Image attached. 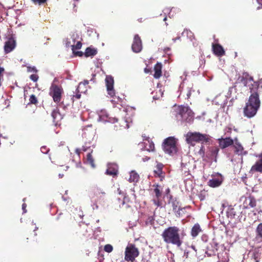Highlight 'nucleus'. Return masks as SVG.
I'll list each match as a JSON object with an SVG mask.
<instances>
[{"instance_id":"obj_1","label":"nucleus","mask_w":262,"mask_h":262,"mask_svg":"<svg viewBox=\"0 0 262 262\" xmlns=\"http://www.w3.org/2000/svg\"><path fill=\"white\" fill-rule=\"evenodd\" d=\"M186 235L185 231L182 230L177 226H170L165 229L161 236L164 242L167 244H171L180 247L183 243V239Z\"/></svg>"},{"instance_id":"obj_2","label":"nucleus","mask_w":262,"mask_h":262,"mask_svg":"<svg viewBox=\"0 0 262 262\" xmlns=\"http://www.w3.org/2000/svg\"><path fill=\"white\" fill-rule=\"evenodd\" d=\"M260 101L258 93L251 94L249 98L248 102L244 108L245 116L248 118H252L254 116L259 108Z\"/></svg>"},{"instance_id":"obj_3","label":"nucleus","mask_w":262,"mask_h":262,"mask_svg":"<svg viewBox=\"0 0 262 262\" xmlns=\"http://www.w3.org/2000/svg\"><path fill=\"white\" fill-rule=\"evenodd\" d=\"M211 137L206 134H202L200 132H189L186 135V141L188 144L194 146L196 143L202 144L210 142Z\"/></svg>"},{"instance_id":"obj_4","label":"nucleus","mask_w":262,"mask_h":262,"mask_svg":"<svg viewBox=\"0 0 262 262\" xmlns=\"http://www.w3.org/2000/svg\"><path fill=\"white\" fill-rule=\"evenodd\" d=\"M176 116L178 119L190 123L193 120V115L192 111L187 106H180L176 111Z\"/></svg>"},{"instance_id":"obj_5","label":"nucleus","mask_w":262,"mask_h":262,"mask_svg":"<svg viewBox=\"0 0 262 262\" xmlns=\"http://www.w3.org/2000/svg\"><path fill=\"white\" fill-rule=\"evenodd\" d=\"M176 143V139L173 137L165 139L162 144L163 150L165 153L169 155L176 153L177 151Z\"/></svg>"},{"instance_id":"obj_6","label":"nucleus","mask_w":262,"mask_h":262,"mask_svg":"<svg viewBox=\"0 0 262 262\" xmlns=\"http://www.w3.org/2000/svg\"><path fill=\"white\" fill-rule=\"evenodd\" d=\"M105 84L107 91V94L113 99L112 100V102L118 103L121 101V99L119 97H116L115 96V92L114 89V80L113 77L111 75H107L105 79Z\"/></svg>"},{"instance_id":"obj_7","label":"nucleus","mask_w":262,"mask_h":262,"mask_svg":"<svg viewBox=\"0 0 262 262\" xmlns=\"http://www.w3.org/2000/svg\"><path fill=\"white\" fill-rule=\"evenodd\" d=\"M105 197L106 193L103 190L96 188L93 189V193L91 196V199L92 202L96 206V208H98L97 204H101L103 202Z\"/></svg>"},{"instance_id":"obj_8","label":"nucleus","mask_w":262,"mask_h":262,"mask_svg":"<svg viewBox=\"0 0 262 262\" xmlns=\"http://www.w3.org/2000/svg\"><path fill=\"white\" fill-rule=\"evenodd\" d=\"M63 93V90L61 86L56 84H52L51 86L49 94L57 104L61 102Z\"/></svg>"},{"instance_id":"obj_9","label":"nucleus","mask_w":262,"mask_h":262,"mask_svg":"<svg viewBox=\"0 0 262 262\" xmlns=\"http://www.w3.org/2000/svg\"><path fill=\"white\" fill-rule=\"evenodd\" d=\"M139 252L135 245L132 244H128L125 251L124 259L127 261H133L138 256Z\"/></svg>"},{"instance_id":"obj_10","label":"nucleus","mask_w":262,"mask_h":262,"mask_svg":"<svg viewBox=\"0 0 262 262\" xmlns=\"http://www.w3.org/2000/svg\"><path fill=\"white\" fill-rule=\"evenodd\" d=\"M132 50L136 53H140L142 50V40L138 34H136L134 37Z\"/></svg>"},{"instance_id":"obj_11","label":"nucleus","mask_w":262,"mask_h":262,"mask_svg":"<svg viewBox=\"0 0 262 262\" xmlns=\"http://www.w3.org/2000/svg\"><path fill=\"white\" fill-rule=\"evenodd\" d=\"M156 162V169L154 170V177L159 178L162 181L165 177V172L163 170L164 165L162 163Z\"/></svg>"},{"instance_id":"obj_12","label":"nucleus","mask_w":262,"mask_h":262,"mask_svg":"<svg viewBox=\"0 0 262 262\" xmlns=\"http://www.w3.org/2000/svg\"><path fill=\"white\" fill-rule=\"evenodd\" d=\"M16 47V41L13 37H10L5 42L4 51L6 54L12 52Z\"/></svg>"},{"instance_id":"obj_13","label":"nucleus","mask_w":262,"mask_h":262,"mask_svg":"<svg viewBox=\"0 0 262 262\" xmlns=\"http://www.w3.org/2000/svg\"><path fill=\"white\" fill-rule=\"evenodd\" d=\"M218 143L221 149H225L234 144V140L230 137L221 138L218 139Z\"/></svg>"},{"instance_id":"obj_14","label":"nucleus","mask_w":262,"mask_h":262,"mask_svg":"<svg viewBox=\"0 0 262 262\" xmlns=\"http://www.w3.org/2000/svg\"><path fill=\"white\" fill-rule=\"evenodd\" d=\"M253 78L248 73L245 72L238 77L237 80L244 86H247L249 85V83H251L253 81Z\"/></svg>"},{"instance_id":"obj_15","label":"nucleus","mask_w":262,"mask_h":262,"mask_svg":"<svg viewBox=\"0 0 262 262\" xmlns=\"http://www.w3.org/2000/svg\"><path fill=\"white\" fill-rule=\"evenodd\" d=\"M243 205L244 209H249L250 208L255 207L256 205V200L253 196L251 195L248 197H245Z\"/></svg>"},{"instance_id":"obj_16","label":"nucleus","mask_w":262,"mask_h":262,"mask_svg":"<svg viewBox=\"0 0 262 262\" xmlns=\"http://www.w3.org/2000/svg\"><path fill=\"white\" fill-rule=\"evenodd\" d=\"M212 48L213 52L215 55L221 57L225 54V51L221 45L219 43H212Z\"/></svg>"},{"instance_id":"obj_17","label":"nucleus","mask_w":262,"mask_h":262,"mask_svg":"<svg viewBox=\"0 0 262 262\" xmlns=\"http://www.w3.org/2000/svg\"><path fill=\"white\" fill-rule=\"evenodd\" d=\"M258 157L259 158L258 160L252 166L251 171L262 173V154H259Z\"/></svg>"},{"instance_id":"obj_18","label":"nucleus","mask_w":262,"mask_h":262,"mask_svg":"<svg viewBox=\"0 0 262 262\" xmlns=\"http://www.w3.org/2000/svg\"><path fill=\"white\" fill-rule=\"evenodd\" d=\"M223 181V178L220 174V177L217 178H213L209 180L208 182V185L212 188L217 187L220 186Z\"/></svg>"},{"instance_id":"obj_19","label":"nucleus","mask_w":262,"mask_h":262,"mask_svg":"<svg viewBox=\"0 0 262 262\" xmlns=\"http://www.w3.org/2000/svg\"><path fill=\"white\" fill-rule=\"evenodd\" d=\"M162 64L160 62H157L154 66V77L155 79H159L162 76Z\"/></svg>"},{"instance_id":"obj_20","label":"nucleus","mask_w":262,"mask_h":262,"mask_svg":"<svg viewBox=\"0 0 262 262\" xmlns=\"http://www.w3.org/2000/svg\"><path fill=\"white\" fill-rule=\"evenodd\" d=\"M203 231L200 225L198 223L195 224L192 227L190 235L193 238H195L201 232Z\"/></svg>"},{"instance_id":"obj_21","label":"nucleus","mask_w":262,"mask_h":262,"mask_svg":"<svg viewBox=\"0 0 262 262\" xmlns=\"http://www.w3.org/2000/svg\"><path fill=\"white\" fill-rule=\"evenodd\" d=\"M51 116L53 118V122L55 123H58L62 119V115L60 113L58 107H56L52 111Z\"/></svg>"},{"instance_id":"obj_22","label":"nucleus","mask_w":262,"mask_h":262,"mask_svg":"<svg viewBox=\"0 0 262 262\" xmlns=\"http://www.w3.org/2000/svg\"><path fill=\"white\" fill-rule=\"evenodd\" d=\"M118 168L116 165H110L106 170V173L108 175L116 176L118 174Z\"/></svg>"},{"instance_id":"obj_23","label":"nucleus","mask_w":262,"mask_h":262,"mask_svg":"<svg viewBox=\"0 0 262 262\" xmlns=\"http://www.w3.org/2000/svg\"><path fill=\"white\" fill-rule=\"evenodd\" d=\"M69 218H71V214L67 211H66L64 212L60 213L57 217V220L64 222L67 221Z\"/></svg>"},{"instance_id":"obj_24","label":"nucleus","mask_w":262,"mask_h":262,"mask_svg":"<svg viewBox=\"0 0 262 262\" xmlns=\"http://www.w3.org/2000/svg\"><path fill=\"white\" fill-rule=\"evenodd\" d=\"M97 53V50L94 48L91 47H88L85 51L84 53V56L86 57L90 56H94Z\"/></svg>"},{"instance_id":"obj_25","label":"nucleus","mask_w":262,"mask_h":262,"mask_svg":"<svg viewBox=\"0 0 262 262\" xmlns=\"http://www.w3.org/2000/svg\"><path fill=\"white\" fill-rule=\"evenodd\" d=\"M233 147L235 149L234 152L238 155H242L244 152V148L242 145L239 143L235 142V144H233Z\"/></svg>"},{"instance_id":"obj_26","label":"nucleus","mask_w":262,"mask_h":262,"mask_svg":"<svg viewBox=\"0 0 262 262\" xmlns=\"http://www.w3.org/2000/svg\"><path fill=\"white\" fill-rule=\"evenodd\" d=\"M258 83L257 82L254 81L253 79V81L251 83H249V85L247 86L249 87L251 94H254V93H258L257 89L258 88Z\"/></svg>"},{"instance_id":"obj_27","label":"nucleus","mask_w":262,"mask_h":262,"mask_svg":"<svg viewBox=\"0 0 262 262\" xmlns=\"http://www.w3.org/2000/svg\"><path fill=\"white\" fill-rule=\"evenodd\" d=\"M256 241H262V223L258 225L256 229Z\"/></svg>"},{"instance_id":"obj_28","label":"nucleus","mask_w":262,"mask_h":262,"mask_svg":"<svg viewBox=\"0 0 262 262\" xmlns=\"http://www.w3.org/2000/svg\"><path fill=\"white\" fill-rule=\"evenodd\" d=\"M93 150L89 152L86 156V163L89 164L92 168H95L96 165L94 162V159L92 155Z\"/></svg>"},{"instance_id":"obj_29","label":"nucleus","mask_w":262,"mask_h":262,"mask_svg":"<svg viewBox=\"0 0 262 262\" xmlns=\"http://www.w3.org/2000/svg\"><path fill=\"white\" fill-rule=\"evenodd\" d=\"M139 180V176L135 171L130 172V177L128 179L129 182H137Z\"/></svg>"},{"instance_id":"obj_30","label":"nucleus","mask_w":262,"mask_h":262,"mask_svg":"<svg viewBox=\"0 0 262 262\" xmlns=\"http://www.w3.org/2000/svg\"><path fill=\"white\" fill-rule=\"evenodd\" d=\"M153 187H154V191L155 193L156 197L157 199H159L162 195V190L161 186L158 184H154Z\"/></svg>"},{"instance_id":"obj_31","label":"nucleus","mask_w":262,"mask_h":262,"mask_svg":"<svg viewBox=\"0 0 262 262\" xmlns=\"http://www.w3.org/2000/svg\"><path fill=\"white\" fill-rule=\"evenodd\" d=\"M210 151V156L211 157V158H216L219 151V148L216 146L211 147Z\"/></svg>"},{"instance_id":"obj_32","label":"nucleus","mask_w":262,"mask_h":262,"mask_svg":"<svg viewBox=\"0 0 262 262\" xmlns=\"http://www.w3.org/2000/svg\"><path fill=\"white\" fill-rule=\"evenodd\" d=\"M171 203L172 204V207L173 210L176 211L177 208L179 206V203L176 199H170Z\"/></svg>"},{"instance_id":"obj_33","label":"nucleus","mask_w":262,"mask_h":262,"mask_svg":"<svg viewBox=\"0 0 262 262\" xmlns=\"http://www.w3.org/2000/svg\"><path fill=\"white\" fill-rule=\"evenodd\" d=\"M198 155L203 159L205 158V149L204 145H201L200 149L198 152Z\"/></svg>"},{"instance_id":"obj_34","label":"nucleus","mask_w":262,"mask_h":262,"mask_svg":"<svg viewBox=\"0 0 262 262\" xmlns=\"http://www.w3.org/2000/svg\"><path fill=\"white\" fill-rule=\"evenodd\" d=\"M148 143V147H147V145L145 146L146 150L149 151H152L155 149V145L152 141H150L149 140H147Z\"/></svg>"},{"instance_id":"obj_35","label":"nucleus","mask_w":262,"mask_h":262,"mask_svg":"<svg viewBox=\"0 0 262 262\" xmlns=\"http://www.w3.org/2000/svg\"><path fill=\"white\" fill-rule=\"evenodd\" d=\"M38 103V100L35 95L32 94L30 96L29 103L36 104Z\"/></svg>"},{"instance_id":"obj_36","label":"nucleus","mask_w":262,"mask_h":262,"mask_svg":"<svg viewBox=\"0 0 262 262\" xmlns=\"http://www.w3.org/2000/svg\"><path fill=\"white\" fill-rule=\"evenodd\" d=\"M48 0H31V2L35 5H42L47 3Z\"/></svg>"},{"instance_id":"obj_37","label":"nucleus","mask_w":262,"mask_h":262,"mask_svg":"<svg viewBox=\"0 0 262 262\" xmlns=\"http://www.w3.org/2000/svg\"><path fill=\"white\" fill-rule=\"evenodd\" d=\"M82 47V43L80 41H78L75 45H71L72 50L74 51L75 50H78L81 49Z\"/></svg>"},{"instance_id":"obj_38","label":"nucleus","mask_w":262,"mask_h":262,"mask_svg":"<svg viewBox=\"0 0 262 262\" xmlns=\"http://www.w3.org/2000/svg\"><path fill=\"white\" fill-rule=\"evenodd\" d=\"M104 250L108 253L111 252L113 250V247L111 245L107 244L104 247Z\"/></svg>"},{"instance_id":"obj_39","label":"nucleus","mask_w":262,"mask_h":262,"mask_svg":"<svg viewBox=\"0 0 262 262\" xmlns=\"http://www.w3.org/2000/svg\"><path fill=\"white\" fill-rule=\"evenodd\" d=\"M4 71H5L4 68L0 67V86L2 85V82L3 80Z\"/></svg>"},{"instance_id":"obj_40","label":"nucleus","mask_w":262,"mask_h":262,"mask_svg":"<svg viewBox=\"0 0 262 262\" xmlns=\"http://www.w3.org/2000/svg\"><path fill=\"white\" fill-rule=\"evenodd\" d=\"M183 210H184V208H182L179 207L178 210H176V211H175L177 213V216L179 217L182 216L183 214L184 213Z\"/></svg>"},{"instance_id":"obj_41","label":"nucleus","mask_w":262,"mask_h":262,"mask_svg":"<svg viewBox=\"0 0 262 262\" xmlns=\"http://www.w3.org/2000/svg\"><path fill=\"white\" fill-rule=\"evenodd\" d=\"M30 78L34 82H36L38 79V76L37 74H32L30 76Z\"/></svg>"},{"instance_id":"obj_42","label":"nucleus","mask_w":262,"mask_h":262,"mask_svg":"<svg viewBox=\"0 0 262 262\" xmlns=\"http://www.w3.org/2000/svg\"><path fill=\"white\" fill-rule=\"evenodd\" d=\"M72 51L74 55L76 56L81 57L83 55V53L81 51H75V50Z\"/></svg>"},{"instance_id":"obj_43","label":"nucleus","mask_w":262,"mask_h":262,"mask_svg":"<svg viewBox=\"0 0 262 262\" xmlns=\"http://www.w3.org/2000/svg\"><path fill=\"white\" fill-rule=\"evenodd\" d=\"M152 202L157 207L161 206V202H160L159 199H153Z\"/></svg>"},{"instance_id":"obj_44","label":"nucleus","mask_w":262,"mask_h":262,"mask_svg":"<svg viewBox=\"0 0 262 262\" xmlns=\"http://www.w3.org/2000/svg\"><path fill=\"white\" fill-rule=\"evenodd\" d=\"M81 94L79 93H76L75 95H73L72 97V99L73 101L75 99H79L81 98Z\"/></svg>"},{"instance_id":"obj_45","label":"nucleus","mask_w":262,"mask_h":262,"mask_svg":"<svg viewBox=\"0 0 262 262\" xmlns=\"http://www.w3.org/2000/svg\"><path fill=\"white\" fill-rule=\"evenodd\" d=\"M40 150L42 152L46 154L49 151V149H48L46 146H42L40 148Z\"/></svg>"},{"instance_id":"obj_46","label":"nucleus","mask_w":262,"mask_h":262,"mask_svg":"<svg viewBox=\"0 0 262 262\" xmlns=\"http://www.w3.org/2000/svg\"><path fill=\"white\" fill-rule=\"evenodd\" d=\"M89 148H90V147L87 146L85 145L82 146L81 150H83V151H86L88 150Z\"/></svg>"},{"instance_id":"obj_47","label":"nucleus","mask_w":262,"mask_h":262,"mask_svg":"<svg viewBox=\"0 0 262 262\" xmlns=\"http://www.w3.org/2000/svg\"><path fill=\"white\" fill-rule=\"evenodd\" d=\"M26 207H27L26 204L24 203L22 205V209H23L24 212H26V211H27L26 209Z\"/></svg>"},{"instance_id":"obj_48","label":"nucleus","mask_w":262,"mask_h":262,"mask_svg":"<svg viewBox=\"0 0 262 262\" xmlns=\"http://www.w3.org/2000/svg\"><path fill=\"white\" fill-rule=\"evenodd\" d=\"M213 244L214 245V248L215 249V251H217L218 248V244L216 243L213 242Z\"/></svg>"},{"instance_id":"obj_49","label":"nucleus","mask_w":262,"mask_h":262,"mask_svg":"<svg viewBox=\"0 0 262 262\" xmlns=\"http://www.w3.org/2000/svg\"><path fill=\"white\" fill-rule=\"evenodd\" d=\"M28 69L29 71H34L36 72H37V70H36L35 68H34V67H33V68L28 67Z\"/></svg>"},{"instance_id":"obj_50","label":"nucleus","mask_w":262,"mask_h":262,"mask_svg":"<svg viewBox=\"0 0 262 262\" xmlns=\"http://www.w3.org/2000/svg\"><path fill=\"white\" fill-rule=\"evenodd\" d=\"M75 152L79 156H80V154L81 153V149H79V148H77L76 150H75Z\"/></svg>"},{"instance_id":"obj_51","label":"nucleus","mask_w":262,"mask_h":262,"mask_svg":"<svg viewBox=\"0 0 262 262\" xmlns=\"http://www.w3.org/2000/svg\"><path fill=\"white\" fill-rule=\"evenodd\" d=\"M180 39V37H177L176 38H173L172 39V40L175 42L178 39Z\"/></svg>"},{"instance_id":"obj_52","label":"nucleus","mask_w":262,"mask_h":262,"mask_svg":"<svg viewBox=\"0 0 262 262\" xmlns=\"http://www.w3.org/2000/svg\"><path fill=\"white\" fill-rule=\"evenodd\" d=\"M144 71H145V73H147V72H148L149 70L146 69V68H145V70H144Z\"/></svg>"},{"instance_id":"obj_53","label":"nucleus","mask_w":262,"mask_h":262,"mask_svg":"<svg viewBox=\"0 0 262 262\" xmlns=\"http://www.w3.org/2000/svg\"><path fill=\"white\" fill-rule=\"evenodd\" d=\"M167 19V17L166 16H164V17L163 18V20L165 21Z\"/></svg>"},{"instance_id":"obj_54","label":"nucleus","mask_w":262,"mask_h":262,"mask_svg":"<svg viewBox=\"0 0 262 262\" xmlns=\"http://www.w3.org/2000/svg\"><path fill=\"white\" fill-rule=\"evenodd\" d=\"M84 83L85 84H88L89 83V81L88 80L84 81Z\"/></svg>"},{"instance_id":"obj_55","label":"nucleus","mask_w":262,"mask_h":262,"mask_svg":"<svg viewBox=\"0 0 262 262\" xmlns=\"http://www.w3.org/2000/svg\"><path fill=\"white\" fill-rule=\"evenodd\" d=\"M228 129H229V130L230 132H231V128H228Z\"/></svg>"},{"instance_id":"obj_56","label":"nucleus","mask_w":262,"mask_h":262,"mask_svg":"<svg viewBox=\"0 0 262 262\" xmlns=\"http://www.w3.org/2000/svg\"><path fill=\"white\" fill-rule=\"evenodd\" d=\"M192 248L194 250L195 249V248H194V246H192Z\"/></svg>"},{"instance_id":"obj_57","label":"nucleus","mask_w":262,"mask_h":262,"mask_svg":"<svg viewBox=\"0 0 262 262\" xmlns=\"http://www.w3.org/2000/svg\"><path fill=\"white\" fill-rule=\"evenodd\" d=\"M62 176L63 175L61 176V174H59V177H61V178H62Z\"/></svg>"},{"instance_id":"obj_58","label":"nucleus","mask_w":262,"mask_h":262,"mask_svg":"<svg viewBox=\"0 0 262 262\" xmlns=\"http://www.w3.org/2000/svg\"><path fill=\"white\" fill-rule=\"evenodd\" d=\"M256 262H259V261L258 260H256Z\"/></svg>"},{"instance_id":"obj_59","label":"nucleus","mask_w":262,"mask_h":262,"mask_svg":"<svg viewBox=\"0 0 262 262\" xmlns=\"http://www.w3.org/2000/svg\"><path fill=\"white\" fill-rule=\"evenodd\" d=\"M262 1V0H261Z\"/></svg>"}]
</instances>
